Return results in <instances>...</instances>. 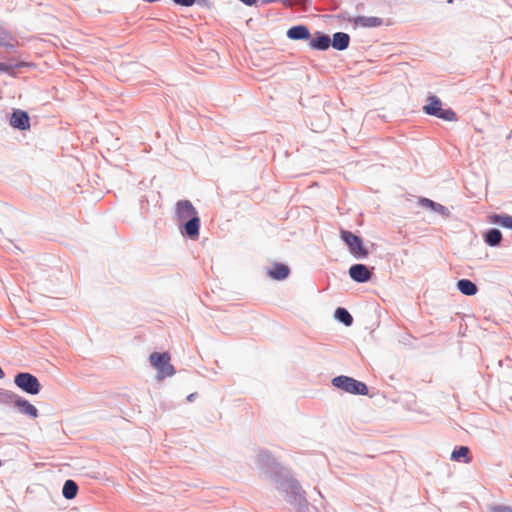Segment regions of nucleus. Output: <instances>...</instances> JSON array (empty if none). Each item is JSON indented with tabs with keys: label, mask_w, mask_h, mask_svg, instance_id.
Returning a JSON list of instances; mask_svg holds the SVG:
<instances>
[{
	"label": "nucleus",
	"mask_w": 512,
	"mask_h": 512,
	"mask_svg": "<svg viewBox=\"0 0 512 512\" xmlns=\"http://www.w3.org/2000/svg\"><path fill=\"white\" fill-rule=\"evenodd\" d=\"M149 361L157 371V379L162 380L175 374L174 366L171 364V356L168 352H153L149 356Z\"/></svg>",
	"instance_id": "obj_1"
},
{
	"label": "nucleus",
	"mask_w": 512,
	"mask_h": 512,
	"mask_svg": "<svg viewBox=\"0 0 512 512\" xmlns=\"http://www.w3.org/2000/svg\"><path fill=\"white\" fill-rule=\"evenodd\" d=\"M423 111L432 116H436L445 121H456L457 115L452 109H443L441 100L431 95L427 98V104L423 106Z\"/></svg>",
	"instance_id": "obj_2"
},
{
	"label": "nucleus",
	"mask_w": 512,
	"mask_h": 512,
	"mask_svg": "<svg viewBox=\"0 0 512 512\" xmlns=\"http://www.w3.org/2000/svg\"><path fill=\"white\" fill-rule=\"evenodd\" d=\"M332 384L339 388L344 390L345 392H348L350 394H359V395H367L368 394V388L365 383L360 382L354 378L348 377V376H337L332 380Z\"/></svg>",
	"instance_id": "obj_3"
},
{
	"label": "nucleus",
	"mask_w": 512,
	"mask_h": 512,
	"mask_svg": "<svg viewBox=\"0 0 512 512\" xmlns=\"http://www.w3.org/2000/svg\"><path fill=\"white\" fill-rule=\"evenodd\" d=\"M341 238L348 246L350 253L356 258H365L368 255V250L363 245L360 237L350 231L341 230Z\"/></svg>",
	"instance_id": "obj_4"
},
{
	"label": "nucleus",
	"mask_w": 512,
	"mask_h": 512,
	"mask_svg": "<svg viewBox=\"0 0 512 512\" xmlns=\"http://www.w3.org/2000/svg\"><path fill=\"white\" fill-rule=\"evenodd\" d=\"M15 384L29 394H38L40 391V383L38 379L30 373H19L15 376Z\"/></svg>",
	"instance_id": "obj_5"
},
{
	"label": "nucleus",
	"mask_w": 512,
	"mask_h": 512,
	"mask_svg": "<svg viewBox=\"0 0 512 512\" xmlns=\"http://www.w3.org/2000/svg\"><path fill=\"white\" fill-rule=\"evenodd\" d=\"M194 216H198V213L190 201L181 200L177 202L176 217L178 222H185Z\"/></svg>",
	"instance_id": "obj_6"
},
{
	"label": "nucleus",
	"mask_w": 512,
	"mask_h": 512,
	"mask_svg": "<svg viewBox=\"0 0 512 512\" xmlns=\"http://www.w3.org/2000/svg\"><path fill=\"white\" fill-rule=\"evenodd\" d=\"M350 277L356 282H366L371 279L372 273L363 264L352 265L349 269Z\"/></svg>",
	"instance_id": "obj_7"
},
{
	"label": "nucleus",
	"mask_w": 512,
	"mask_h": 512,
	"mask_svg": "<svg viewBox=\"0 0 512 512\" xmlns=\"http://www.w3.org/2000/svg\"><path fill=\"white\" fill-rule=\"evenodd\" d=\"M10 125L19 130H27L30 128L29 116L22 110H15L10 118Z\"/></svg>",
	"instance_id": "obj_8"
},
{
	"label": "nucleus",
	"mask_w": 512,
	"mask_h": 512,
	"mask_svg": "<svg viewBox=\"0 0 512 512\" xmlns=\"http://www.w3.org/2000/svg\"><path fill=\"white\" fill-rule=\"evenodd\" d=\"M200 218L194 216L192 219L185 221L184 234L189 238L196 240L199 237Z\"/></svg>",
	"instance_id": "obj_9"
},
{
	"label": "nucleus",
	"mask_w": 512,
	"mask_h": 512,
	"mask_svg": "<svg viewBox=\"0 0 512 512\" xmlns=\"http://www.w3.org/2000/svg\"><path fill=\"white\" fill-rule=\"evenodd\" d=\"M355 25L364 28L378 27L383 24V20L375 16H358L354 20Z\"/></svg>",
	"instance_id": "obj_10"
},
{
	"label": "nucleus",
	"mask_w": 512,
	"mask_h": 512,
	"mask_svg": "<svg viewBox=\"0 0 512 512\" xmlns=\"http://www.w3.org/2000/svg\"><path fill=\"white\" fill-rule=\"evenodd\" d=\"M287 37L293 40H307L310 38V33L306 26L298 25L287 31Z\"/></svg>",
	"instance_id": "obj_11"
},
{
	"label": "nucleus",
	"mask_w": 512,
	"mask_h": 512,
	"mask_svg": "<svg viewBox=\"0 0 512 512\" xmlns=\"http://www.w3.org/2000/svg\"><path fill=\"white\" fill-rule=\"evenodd\" d=\"M15 406H17L21 413L29 415L33 418L38 416V410L34 405L22 398L15 399Z\"/></svg>",
	"instance_id": "obj_12"
},
{
	"label": "nucleus",
	"mask_w": 512,
	"mask_h": 512,
	"mask_svg": "<svg viewBox=\"0 0 512 512\" xmlns=\"http://www.w3.org/2000/svg\"><path fill=\"white\" fill-rule=\"evenodd\" d=\"M289 272L290 270L288 266L281 263H275L273 268L269 270L268 274L275 280H283L288 277Z\"/></svg>",
	"instance_id": "obj_13"
},
{
	"label": "nucleus",
	"mask_w": 512,
	"mask_h": 512,
	"mask_svg": "<svg viewBox=\"0 0 512 512\" xmlns=\"http://www.w3.org/2000/svg\"><path fill=\"white\" fill-rule=\"evenodd\" d=\"M492 224H498L501 227L512 229V216L508 214H492L488 217Z\"/></svg>",
	"instance_id": "obj_14"
},
{
	"label": "nucleus",
	"mask_w": 512,
	"mask_h": 512,
	"mask_svg": "<svg viewBox=\"0 0 512 512\" xmlns=\"http://www.w3.org/2000/svg\"><path fill=\"white\" fill-rule=\"evenodd\" d=\"M331 44L329 36L324 34H318L315 38L310 41V47L316 50H326Z\"/></svg>",
	"instance_id": "obj_15"
},
{
	"label": "nucleus",
	"mask_w": 512,
	"mask_h": 512,
	"mask_svg": "<svg viewBox=\"0 0 512 512\" xmlns=\"http://www.w3.org/2000/svg\"><path fill=\"white\" fill-rule=\"evenodd\" d=\"M349 42H350V37L348 34L343 33V32H338L333 35V40L331 43H332L333 48H335L337 50H344L348 47Z\"/></svg>",
	"instance_id": "obj_16"
},
{
	"label": "nucleus",
	"mask_w": 512,
	"mask_h": 512,
	"mask_svg": "<svg viewBox=\"0 0 512 512\" xmlns=\"http://www.w3.org/2000/svg\"><path fill=\"white\" fill-rule=\"evenodd\" d=\"M457 288L467 296L475 295L478 291L477 286L468 279H461L457 282Z\"/></svg>",
	"instance_id": "obj_17"
},
{
	"label": "nucleus",
	"mask_w": 512,
	"mask_h": 512,
	"mask_svg": "<svg viewBox=\"0 0 512 512\" xmlns=\"http://www.w3.org/2000/svg\"><path fill=\"white\" fill-rule=\"evenodd\" d=\"M451 459L454 461H463L464 463L471 462L470 450L466 446H461L455 449L451 454Z\"/></svg>",
	"instance_id": "obj_18"
},
{
	"label": "nucleus",
	"mask_w": 512,
	"mask_h": 512,
	"mask_svg": "<svg viewBox=\"0 0 512 512\" xmlns=\"http://www.w3.org/2000/svg\"><path fill=\"white\" fill-rule=\"evenodd\" d=\"M502 240V234L498 229H490L484 234V241L489 246H497Z\"/></svg>",
	"instance_id": "obj_19"
},
{
	"label": "nucleus",
	"mask_w": 512,
	"mask_h": 512,
	"mask_svg": "<svg viewBox=\"0 0 512 512\" xmlns=\"http://www.w3.org/2000/svg\"><path fill=\"white\" fill-rule=\"evenodd\" d=\"M77 492H78V486L75 481L67 480L64 483L62 493L66 499H68V500L74 499L77 495Z\"/></svg>",
	"instance_id": "obj_20"
},
{
	"label": "nucleus",
	"mask_w": 512,
	"mask_h": 512,
	"mask_svg": "<svg viewBox=\"0 0 512 512\" xmlns=\"http://www.w3.org/2000/svg\"><path fill=\"white\" fill-rule=\"evenodd\" d=\"M336 318L344 323L346 326H350L353 322V318L350 313L344 308H338L335 312Z\"/></svg>",
	"instance_id": "obj_21"
},
{
	"label": "nucleus",
	"mask_w": 512,
	"mask_h": 512,
	"mask_svg": "<svg viewBox=\"0 0 512 512\" xmlns=\"http://www.w3.org/2000/svg\"><path fill=\"white\" fill-rule=\"evenodd\" d=\"M13 37L10 32L0 28V45L5 47H13Z\"/></svg>",
	"instance_id": "obj_22"
},
{
	"label": "nucleus",
	"mask_w": 512,
	"mask_h": 512,
	"mask_svg": "<svg viewBox=\"0 0 512 512\" xmlns=\"http://www.w3.org/2000/svg\"><path fill=\"white\" fill-rule=\"evenodd\" d=\"M421 205L424 206V207L431 208V209L436 210V211H442V210L445 209L444 206H442L440 204H437V203H435L432 200L427 199V198H423L421 200Z\"/></svg>",
	"instance_id": "obj_23"
},
{
	"label": "nucleus",
	"mask_w": 512,
	"mask_h": 512,
	"mask_svg": "<svg viewBox=\"0 0 512 512\" xmlns=\"http://www.w3.org/2000/svg\"><path fill=\"white\" fill-rule=\"evenodd\" d=\"M289 488L297 495L299 496V498H304V490L301 488V486L299 485V483L295 480H291L289 482Z\"/></svg>",
	"instance_id": "obj_24"
},
{
	"label": "nucleus",
	"mask_w": 512,
	"mask_h": 512,
	"mask_svg": "<svg viewBox=\"0 0 512 512\" xmlns=\"http://www.w3.org/2000/svg\"><path fill=\"white\" fill-rule=\"evenodd\" d=\"M18 397L11 392H0V401L1 402H13L15 404V399Z\"/></svg>",
	"instance_id": "obj_25"
},
{
	"label": "nucleus",
	"mask_w": 512,
	"mask_h": 512,
	"mask_svg": "<svg viewBox=\"0 0 512 512\" xmlns=\"http://www.w3.org/2000/svg\"><path fill=\"white\" fill-rule=\"evenodd\" d=\"M175 4L185 7H190L195 3V0H173Z\"/></svg>",
	"instance_id": "obj_26"
},
{
	"label": "nucleus",
	"mask_w": 512,
	"mask_h": 512,
	"mask_svg": "<svg viewBox=\"0 0 512 512\" xmlns=\"http://www.w3.org/2000/svg\"><path fill=\"white\" fill-rule=\"evenodd\" d=\"M492 512H512V508L508 506H496L492 508Z\"/></svg>",
	"instance_id": "obj_27"
},
{
	"label": "nucleus",
	"mask_w": 512,
	"mask_h": 512,
	"mask_svg": "<svg viewBox=\"0 0 512 512\" xmlns=\"http://www.w3.org/2000/svg\"><path fill=\"white\" fill-rule=\"evenodd\" d=\"M10 70V67L5 63H0V71L7 72Z\"/></svg>",
	"instance_id": "obj_28"
},
{
	"label": "nucleus",
	"mask_w": 512,
	"mask_h": 512,
	"mask_svg": "<svg viewBox=\"0 0 512 512\" xmlns=\"http://www.w3.org/2000/svg\"><path fill=\"white\" fill-rule=\"evenodd\" d=\"M240 1L249 6L255 4V2H256V0H240Z\"/></svg>",
	"instance_id": "obj_29"
},
{
	"label": "nucleus",
	"mask_w": 512,
	"mask_h": 512,
	"mask_svg": "<svg viewBox=\"0 0 512 512\" xmlns=\"http://www.w3.org/2000/svg\"><path fill=\"white\" fill-rule=\"evenodd\" d=\"M196 395H197L196 393H192V394H190V395L187 397L188 401H193V400L196 398Z\"/></svg>",
	"instance_id": "obj_30"
},
{
	"label": "nucleus",
	"mask_w": 512,
	"mask_h": 512,
	"mask_svg": "<svg viewBox=\"0 0 512 512\" xmlns=\"http://www.w3.org/2000/svg\"><path fill=\"white\" fill-rule=\"evenodd\" d=\"M4 377V372L2 370V368L0 367V379H2Z\"/></svg>",
	"instance_id": "obj_31"
},
{
	"label": "nucleus",
	"mask_w": 512,
	"mask_h": 512,
	"mask_svg": "<svg viewBox=\"0 0 512 512\" xmlns=\"http://www.w3.org/2000/svg\"><path fill=\"white\" fill-rule=\"evenodd\" d=\"M447 1H448V3H452L453 0H447Z\"/></svg>",
	"instance_id": "obj_32"
}]
</instances>
